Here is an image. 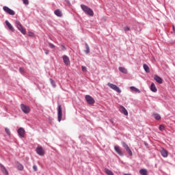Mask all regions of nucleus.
I'll return each instance as SVG.
<instances>
[{
    "mask_svg": "<svg viewBox=\"0 0 175 175\" xmlns=\"http://www.w3.org/2000/svg\"><path fill=\"white\" fill-rule=\"evenodd\" d=\"M58 110H62V108H61V105H59Z\"/></svg>",
    "mask_w": 175,
    "mask_h": 175,
    "instance_id": "obj_39",
    "label": "nucleus"
},
{
    "mask_svg": "<svg viewBox=\"0 0 175 175\" xmlns=\"http://www.w3.org/2000/svg\"><path fill=\"white\" fill-rule=\"evenodd\" d=\"M0 167L3 174L9 175V172H8V170H6V167H4V165H3L2 163H0Z\"/></svg>",
    "mask_w": 175,
    "mask_h": 175,
    "instance_id": "obj_12",
    "label": "nucleus"
},
{
    "mask_svg": "<svg viewBox=\"0 0 175 175\" xmlns=\"http://www.w3.org/2000/svg\"><path fill=\"white\" fill-rule=\"evenodd\" d=\"M29 36H31V38L35 36V34L33 32L29 31L28 32Z\"/></svg>",
    "mask_w": 175,
    "mask_h": 175,
    "instance_id": "obj_33",
    "label": "nucleus"
},
{
    "mask_svg": "<svg viewBox=\"0 0 175 175\" xmlns=\"http://www.w3.org/2000/svg\"><path fill=\"white\" fill-rule=\"evenodd\" d=\"M54 13L57 17H62V12H61V10H55Z\"/></svg>",
    "mask_w": 175,
    "mask_h": 175,
    "instance_id": "obj_21",
    "label": "nucleus"
},
{
    "mask_svg": "<svg viewBox=\"0 0 175 175\" xmlns=\"http://www.w3.org/2000/svg\"><path fill=\"white\" fill-rule=\"evenodd\" d=\"M120 113H122V114H124V116H128L127 110H120Z\"/></svg>",
    "mask_w": 175,
    "mask_h": 175,
    "instance_id": "obj_28",
    "label": "nucleus"
},
{
    "mask_svg": "<svg viewBox=\"0 0 175 175\" xmlns=\"http://www.w3.org/2000/svg\"><path fill=\"white\" fill-rule=\"evenodd\" d=\"M121 109H122V110H126V109L124 108V107H122Z\"/></svg>",
    "mask_w": 175,
    "mask_h": 175,
    "instance_id": "obj_41",
    "label": "nucleus"
},
{
    "mask_svg": "<svg viewBox=\"0 0 175 175\" xmlns=\"http://www.w3.org/2000/svg\"><path fill=\"white\" fill-rule=\"evenodd\" d=\"M161 154L163 158H167V155H169V153L165 148H162V150L161 151Z\"/></svg>",
    "mask_w": 175,
    "mask_h": 175,
    "instance_id": "obj_14",
    "label": "nucleus"
},
{
    "mask_svg": "<svg viewBox=\"0 0 175 175\" xmlns=\"http://www.w3.org/2000/svg\"><path fill=\"white\" fill-rule=\"evenodd\" d=\"M18 135L19 137L23 138L25 136V130L23 127H20L18 129Z\"/></svg>",
    "mask_w": 175,
    "mask_h": 175,
    "instance_id": "obj_10",
    "label": "nucleus"
},
{
    "mask_svg": "<svg viewBox=\"0 0 175 175\" xmlns=\"http://www.w3.org/2000/svg\"><path fill=\"white\" fill-rule=\"evenodd\" d=\"M86 102L88 103V105H94L95 103V100L92 96L90 95L85 96Z\"/></svg>",
    "mask_w": 175,
    "mask_h": 175,
    "instance_id": "obj_8",
    "label": "nucleus"
},
{
    "mask_svg": "<svg viewBox=\"0 0 175 175\" xmlns=\"http://www.w3.org/2000/svg\"><path fill=\"white\" fill-rule=\"evenodd\" d=\"M172 27H173L174 32H175V27H174V26H172Z\"/></svg>",
    "mask_w": 175,
    "mask_h": 175,
    "instance_id": "obj_40",
    "label": "nucleus"
},
{
    "mask_svg": "<svg viewBox=\"0 0 175 175\" xmlns=\"http://www.w3.org/2000/svg\"><path fill=\"white\" fill-rule=\"evenodd\" d=\"M36 152L38 154V155H40V157H43L46 152H44V148L40 146H38L36 149Z\"/></svg>",
    "mask_w": 175,
    "mask_h": 175,
    "instance_id": "obj_4",
    "label": "nucleus"
},
{
    "mask_svg": "<svg viewBox=\"0 0 175 175\" xmlns=\"http://www.w3.org/2000/svg\"><path fill=\"white\" fill-rule=\"evenodd\" d=\"M124 175H131V174H124Z\"/></svg>",
    "mask_w": 175,
    "mask_h": 175,
    "instance_id": "obj_42",
    "label": "nucleus"
},
{
    "mask_svg": "<svg viewBox=\"0 0 175 175\" xmlns=\"http://www.w3.org/2000/svg\"><path fill=\"white\" fill-rule=\"evenodd\" d=\"M23 111L25 114H28L29 113V110H23Z\"/></svg>",
    "mask_w": 175,
    "mask_h": 175,
    "instance_id": "obj_37",
    "label": "nucleus"
},
{
    "mask_svg": "<svg viewBox=\"0 0 175 175\" xmlns=\"http://www.w3.org/2000/svg\"><path fill=\"white\" fill-rule=\"evenodd\" d=\"M45 54H49V51H47L45 53Z\"/></svg>",
    "mask_w": 175,
    "mask_h": 175,
    "instance_id": "obj_43",
    "label": "nucleus"
},
{
    "mask_svg": "<svg viewBox=\"0 0 175 175\" xmlns=\"http://www.w3.org/2000/svg\"><path fill=\"white\" fill-rule=\"evenodd\" d=\"M110 122H113V120H110Z\"/></svg>",
    "mask_w": 175,
    "mask_h": 175,
    "instance_id": "obj_45",
    "label": "nucleus"
},
{
    "mask_svg": "<svg viewBox=\"0 0 175 175\" xmlns=\"http://www.w3.org/2000/svg\"><path fill=\"white\" fill-rule=\"evenodd\" d=\"M3 10H4L5 13L10 14V16H14V14H16V12H14V11H13L12 9L9 8L8 6H3Z\"/></svg>",
    "mask_w": 175,
    "mask_h": 175,
    "instance_id": "obj_7",
    "label": "nucleus"
},
{
    "mask_svg": "<svg viewBox=\"0 0 175 175\" xmlns=\"http://www.w3.org/2000/svg\"><path fill=\"white\" fill-rule=\"evenodd\" d=\"M23 2L25 5H29V1L28 0H23Z\"/></svg>",
    "mask_w": 175,
    "mask_h": 175,
    "instance_id": "obj_34",
    "label": "nucleus"
},
{
    "mask_svg": "<svg viewBox=\"0 0 175 175\" xmlns=\"http://www.w3.org/2000/svg\"><path fill=\"white\" fill-rule=\"evenodd\" d=\"M16 168L20 172H23L24 170V165L23 164L20 163L19 162L16 163Z\"/></svg>",
    "mask_w": 175,
    "mask_h": 175,
    "instance_id": "obj_16",
    "label": "nucleus"
},
{
    "mask_svg": "<svg viewBox=\"0 0 175 175\" xmlns=\"http://www.w3.org/2000/svg\"><path fill=\"white\" fill-rule=\"evenodd\" d=\"M150 90L152 92H157V91H158V90L157 89V87L155 86V84L154 83H152L150 85Z\"/></svg>",
    "mask_w": 175,
    "mask_h": 175,
    "instance_id": "obj_20",
    "label": "nucleus"
},
{
    "mask_svg": "<svg viewBox=\"0 0 175 175\" xmlns=\"http://www.w3.org/2000/svg\"><path fill=\"white\" fill-rule=\"evenodd\" d=\"M130 90H131L133 92H136L137 94H140V90L139 89H137V88L131 86L130 88Z\"/></svg>",
    "mask_w": 175,
    "mask_h": 175,
    "instance_id": "obj_23",
    "label": "nucleus"
},
{
    "mask_svg": "<svg viewBox=\"0 0 175 175\" xmlns=\"http://www.w3.org/2000/svg\"><path fill=\"white\" fill-rule=\"evenodd\" d=\"M119 70L122 73H124V75H126V73H128V70H126V68L124 67H119Z\"/></svg>",
    "mask_w": 175,
    "mask_h": 175,
    "instance_id": "obj_22",
    "label": "nucleus"
},
{
    "mask_svg": "<svg viewBox=\"0 0 175 175\" xmlns=\"http://www.w3.org/2000/svg\"><path fill=\"white\" fill-rule=\"evenodd\" d=\"M107 85H108V87H110L111 88V90H113L114 91H116L118 94H120L121 90H120V88H118V86H117V85H116L113 83H108Z\"/></svg>",
    "mask_w": 175,
    "mask_h": 175,
    "instance_id": "obj_6",
    "label": "nucleus"
},
{
    "mask_svg": "<svg viewBox=\"0 0 175 175\" xmlns=\"http://www.w3.org/2000/svg\"><path fill=\"white\" fill-rule=\"evenodd\" d=\"M51 82H52V83H53V82H54V81H53V80H52V79H51Z\"/></svg>",
    "mask_w": 175,
    "mask_h": 175,
    "instance_id": "obj_44",
    "label": "nucleus"
},
{
    "mask_svg": "<svg viewBox=\"0 0 175 175\" xmlns=\"http://www.w3.org/2000/svg\"><path fill=\"white\" fill-rule=\"evenodd\" d=\"M33 169L34 172H38V165H33Z\"/></svg>",
    "mask_w": 175,
    "mask_h": 175,
    "instance_id": "obj_32",
    "label": "nucleus"
},
{
    "mask_svg": "<svg viewBox=\"0 0 175 175\" xmlns=\"http://www.w3.org/2000/svg\"><path fill=\"white\" fill-rule=\"evenodd\" d=\"M49 46L51 49H54V47H55V45L51 43H49Z\"/></svg>",
    "mask_w": 175,
    "mask_h": 175,
    "instance_id": "obj_35",
    "label": "nucleus"
},
{
    "mask_svg": "<svg viewBox=\"0 0 175 175\" xmlns=\"http://www.w3.org/2000/svg\"><path fill=\"white\" fill-rule=\"evenodd\" d=\"M5 24L10 31H12V32H14V27H13V26L12 25V24H10V23H9L8 21H5Z\"/></svg>",
    "mask_w": 175,
    "mask_h": 175,
    "instance_id": "obj_17",
    "label": "nucleus"
},
{
    "mask_svg": "<svg viewBox=\"0 0 175 175\" xmlns=\"http://www.w3.org/2000/svg\"><path fill=\"white\" fill-rule=\"evenodd\" d=\"M64 116V113L62 112V110H58V115H57V118H58V122H61L62 121V116Z\"/></svg>",
    "mask_w": 175,
    "mask_h": 175,
    "instance_id": "obj_15",
    "label": "nucleus"
},
{
    "mask_svg": "<svg viewBox=\"0 0 175 175\" xmlns=\"http://www.w3.org/2000/svg\"><path fill=\"white\" fill-rule=\"evenodd\" d=\"M81 69H82V72H87V67L82 66Z\"/></svg>",
    "mask_w": 175,
    "mask_h": 175,
    "instance_id": "obj_31",
    "label": "nucleus"
},
{
    "mask_svg": "<svg viewBox=\"0 0 175 175\" xmlns=\"http://www.w3.org/2000/svg\"><path fill=\"white\" fill-rule=\"evenodd\" d=\"M63 61L65 64V65L69 66L70 65V59H69V57L67 55H63Z\"/></svg>",
    "mask_w": 175,
    "mask_h": 175,
    "instance_id": "obj_11",
    "label": "nucleus"
},
{
    "mask_svg": "<svg viewBox=\"0 0 175 175\" xmlns=\"http://www.w3.org/2000/svg\"><path fill=\"white\" fill-rule=\"evenodd\" d=\"M107 85H108V87H110L111 88V90H113L114 91H116L118 94H120L121 90H120V88H118V86H117V85H116L113 83H108Z\"/></svg>",
    "mask_w": 175,
    "mask_h": 175,
    "instance_id": "obj_5",
    "label": "nucleus"
},
{
    "mask_svg": "<svg viewBox=\"0 0 175 175\" xmlns=\"http://www.w3.org/2000/svg\"><path fill=\"white\" fill-rule=\"evenodd\" d=\"M139 174H141V175H148V171H147V170L144 169V168L141 169L139 170Z\"/></svg>",
    "mask_w": 175,
    "mask_h": 175,
    "instance_id": "obj_19",
    "label": "nucleus"
},
{
    "mask_svg": "<svg viewBox=\"0 0 175 175\" xmlns=\"http://www.w3.org/2000/svg\"><path fill=\"white\" fill-rule=\"evenodd\" d=\"M154 79L155 81H157V83H158L159 84H162V83H163V79H162V78H161L158 75H154Z\"/></svg>",
    "mask_w": 175,
    "mask_h": 175,
    "instance_id": "obj_13",
    "label": "nucleus"
},
{
    "mask_svg": "<svg viewBox=\"0 0 175 175\" xmlns=\"http://www.w3.org/2000/svg\"><path fill=\"white\" fill-rule=\"evenodd\" d=\"M21 110H29V107H28L24 104H21Z\"/></svg>",
    "mask_w": 175,
    "mask_h": 175,
    "instance_id": "obj_26",
    "label": "nucleus"
},
{
    "mask_svg": "<svg viewBox=\"0 0 175 175\" xmlns=\"http://www.w3.org/2000/svg\"><path fill=\"white\" fill-rule=\"evenodd\" d=\"M85 53L86 54H90V46H88V44H85Z\"/></svg>",
    "mask_w": 175,
    "mask_h": 175,
    "instance_id": "obj_27",
    "label": "nucleus"
},
{
    "mask_svg": "<svg viewBox=\"0 0 175 175\" xmlns=\"http://www.w3.org/2000/svg\"><path fill=\"white\" fill-rule=\"evenodd\" d=\"M114 150L120 157H124V152H122V149L120 148L119 146H114Z\"/></svg>",
    "mask_w": 175,
    "mask_h": 175,
    "instance_id": "obj_9",
    "label": "nucleus"
},
{
    "mask_svg": "<svg viewBox=\"0 0 175 175\" xmlns=\"http://www.w3.org/2000/svg\"><path fill=\"white\" fill-rule=\"evenodd\" d=\"M16 27L23 33V35H25L27 33V31L25 30V28L23 27V25L20 23L18 21H15Z\"/></svg>",
    "mask_w": 175,
    "mask_h": 175,
    "instance_id": "obj_2",
    "label": "nucleus"
},
{
    "mask_svg": "<svg viewBox=\"0 0 175 175\" xmlns=\"http://www.w3.org/2000/svg\"><path fill=\"white\" fill-rule=\"evenodd\" d=\"M152 117H154V118L157 120V121H159V120H161V115H159V113H154L152 114Z\"/></svg>",
    "mask_w": 175,
    "mask_h": 175,
    "instance_id": "obj_18",
    "label": "nucleus"
},
{
    "mask_svg": "<svg viewBox=\"0 0 175 175\" xmlns=\"http://www.w3.org/2000/svg\"><path fill=\"white\" fill-rule=\"evenodd\" d=\"M19 70H20V72H24V68H19Z\"/></svg>",
    "mask_w": 175,
    "mask_h": 175,
    "instance_id": "obj_38",
    "label": "nucleus"
},
{
    "mask_svg": "<svg viewBox=\"0 0 175 175\" xmlns=\"http://www.w3.org/2000/svg\"><path fill=\"white\" fill-rule=\"evenodd\" d=\"M81 8L83 10L85 14H88V16H90L91 17L94 16V11L92 9L90 8V7L85 5H81Z\"/></svg>",
    "mask_w": 175,
    "mask_h": 175,
    "instance_id": "obj_1",
    "label": "nucleus"
},
{
    "mask_svg": "<svg viewBox=\"0 0 175 175\" xmlns=\"http://www.w3.org/2000/svg\"><path fill=\"white\" fill-rule=\"evenodd\" d=\"M105 173H106V174H107V175H114L113 172L107 168L105 169Z\"/></svg>",
    "mask_w": 175,
    "mask_h": 175,
    "instance_id": "obj_25",
    "label": "nucleus"
},
{
    "mask_svg": "<svg viewBox=\"0 0 175 175\" xmlns=\"http://www.w3.org/2000/svg\"><path fill=\"white\" fill-rule=\"evenodd\" d=\"M124 31H125V32H126V31H131V28L126 27H124Z\"/></svg>",
    "mask_w": 175,
    "mask_h": 175,
    "instance_id": "obj_36",
    "label": "nucleus"
},
{
    "mask_svg": "<svg viewBox=\"0 0 175 175\" xmlns=\"http://www.w3.org/2000/svg\"><path fill=\"white\" fill-rule=\"evenodd\" d=\"M5 131L6 132L7 135H8V136H10V130L8 127H6L5 129Z\"/></svg>",
    "mask_w": 175,
    "mask_h": 175,
    "instance_id": "obj_30",
    "label": "nucleus"
},
{
    "mask_svg": "<svg viewBox=\"0 0 175 175\" xmlns=\"http://www.w3.org/2000/svg\"><path fill=\"white\" fill-rule=\"evenodd\" d=\"M143 68L146 73H150V67H148L147 64H144Z\"/></svg>",
    "mask_w": 175,
    "mask_h": 175,
    "instance_id": "obj_24",
    "label": "nucleus"
},
{
    "mask_svg": "<svg viewBox=\"0 0 175 175\" xmlns=\"http://www.w3.org/2000/svg\"><path fill=\"white\" fill-rule=\"evenodd\" d=\"M122 147L124 148V150H126L127 154L130 157H132V155H133V153L132 152V150H131L128 144H126L125 142H122Z\"/></svg>",
    "mask_w": 175,
    "mask_h": 175,
    "instance_id": "obj_3",
    "label": "nucleus"
},
{
    "mask_svg": "<svg viewBox=\"0 0 175 175\" xmlns=\"http://www.w3.org/2000/svg\"><path fill=\"white\" fill-rule=\"evenodd\" d=\"M159 131H165V126L161 124L159 126Z\"/></svg>",
    "mask_w": 175,
    "mask_h": 175,
    "instance_id": "obj_29",
    "label": "nucleus"
}]
</instances>
